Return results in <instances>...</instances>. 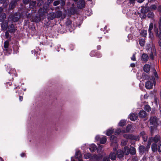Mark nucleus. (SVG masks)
<instances>
[{
  "label": "nucleus",
  "mask_w": 161,
  "mask_h": 161,
  "mask_svg": "<svg viewBox=\"0 0 161 161\" xmlns=\"http://www.w3.org/2000/svg\"><path fill=\"white\" fill-rule=\"evenodd\" d=\"M150 125H151L150 127L151 131L152 132L154 129L157 128L158 125V118L156 116L151 117L150 119Z\"/></svg>",
  "instance_id": "obj_1"
},
{
  "label": "nucleus",
  "mask_w": 161,
  "mask_h": 161,
  "mask_svg": "<svg viewBox=\"0 0 161 161\" xmlns=\"http://www.w3.org/2000/svg\"><path fill=\"white\" fill-rule=\"evenodd\" d=\"M149 10V8L147 7L143 6L141 10V13H138L139 17L141 19H145L147 17V14Z\"/></svg>",
  "instance_id": "obj_2"
},
{
  "label": "nucleus",
  "mask_w": 161,
  "mask_h": 161,
  "mask_svg": "<svg viewBox=\"0 0 161 161\" xmlns=\"http://www.w3.org/2000/svg\"><path fill=\"white\" fill-rule=\"evenodd\" d=\"M43 4L42 8L41 7L39 10V11L41 12L46 13L47 11V9L49 7L50 4L47 1L45 2L44 3L42 4Z\"/></svg>",
  "instance_id": "obj_3"
},
{
  "label": "nucleus",
  "mask_w": 161,
  "mask_h": 161,
  "mask_svg": "<svg viewBox=\"0 0 161 161\" xmlns=\"http://www.w3.org/2000/svg\"><path fill=\"white\" fill-rule=\"evenodd\" d=\"M142 77L144 80H150L152 81L153 82L154 86L156 85V82L154 76H152L150 77L145 73H143L142 74Z\"/></svg>",
  "instance_id": "obj_4"
},
{
  "label": "nucleus",
  "mask_w": 161,
  "mask_h": 161,
  "mask_svg": "<svg viewBox=\"0 0 161 161\" xmlns=\"http://www.w3.org/2000/svg\"><path fill=\"white\" fill-rule=\"evenodd\" d=\"M153 24L151 22L149 25L148 32L149 34V37L150 38L152 41H153L155 39L153 33L152 32V30L153 29Z\"/></svg>",
  "instance_id": "obj_5"
},
{
  "label": "nucleus",
  "mask_w": 161,
  "mask_h": 161,
  "mask_svg": "<svg viewBox=\"0 0 161 161\" xmlns=\"http://www.w3.org/2000/svg\"><path fill=\"white\" fill-rule=\"evenodd\" d=\"M19 18H20V13H17L14 15H10L9 17V20L11 19L12 21L15 22L18 21Z\"/></svg>",
  "instance_id": "obj_6"
},
{
  "label": "nucleus",
  "mask_w": 161,
  "mask_h": 161,
  "mask_svg": "<svg viewBox=\"0 0 161 161\" xmlns=\"http://www.w3.org/2000/svg\"><path fill=\"white\" fill-rule=\"evenodd\" d=\"M77 4V6L79 9H82L85 7V2L84 0H78Z\"/></svg>",
  "instance_id": "obj_7"
},
{
  "label": "nucleus",
  "mask_w": 161,
  "mask_h": 161,
  "mask_svg": "<svg viewBox=\"0 0 161 161\" xmlns=\"http://www.w3.org/2000/svg\"><path fill=\"white\" fill-rule=\"evenodd\" d=\"M8 68H7V71L10 75H12V76H17V73L14 68H11L9 66L8 67Z\"/></svg>",
  "instance_id": "obj_8"
},
{
  "label": "nucleus",
  "mask_w": 161,
  "mask_h": 161,
  "mask_svg": "<svg viewBox=\"0 0 161 161\" xmlns=\"http://www.w3.org/2000/svg\"><path fill=\"white\" fill-rule=\"evenodd\" d=\"M140 153L141 154H143L146 152H148V148L147 147H146L143 145L140 146L139 147Z\"/></svg>",
  "instance_id": "obj_9"
},
{
  "label": "nucleus",
  "mask_w": 161,
  "mask_h": 161,
  "mask_svg": "<svg viewBox=\"0 0 161 161\" xmlns=\"http://www.w3.org/2000/svg\"><path fill=\"white\" fill-rule=\"evenodd\" d=\"M117 157L119 159L122 158L124 155V152L121 149H118L116 152Z\"/></svg>",
  "instance_id": "obj_10"
},
{
  "label": "nucleus",
  "mask_w": 161,
  "mask_h": 161,
  "mask_svg": "<svg viewBox=\"0 0 161 161\" xmlns=\"http://www.w3.org/2000/svg\"><path fill=\"white\" fill-rule=\"evenodd\" d=\"M153 84V82L149 80L145 82V86L146 89H150L152 88Z\"/></svg>",
  "instance_id": "obj_11"
},
{
  "label": "nucleus",
  "mask_w": 161,
  "mask_h": 161,
  "mask_svg": "<svg viewBox=\"0 0 161 161\" xmlns=\"http://www.w3.org/2000/svg\"><path fill=\"white\" fill-rule=\"evenodd\" d=\"M140 136L142 137V140L144 142H146L147 141L148 136L144 131H142L140 132Z\"/></svg>",
  "instance_id": "obj_12"
},
{
  "label": "nucleus",
  "mask_w": 161,
  "mask_h": 161,
  "mask_svg": "<svg viewBox=\"0 0 161 161\" xmlns=\"http://www.w3.org/2000/svg\"><path fill=\"white\" fill-rule=\"evenodd\" d=\"M47 17L49 20H53L55 18V13L53 12L49 13L47 14Z\"/></svg>",
  "instance_id": "obj_13"
},
{
  "label": "nucleus",
  "mask_w": 161,
  "mask_h": 161,
  "mask_svg": "<svg viewBox=\"0 0 161 161\" xmlns=\"http://www.w3.org/2000/svg\"><path fill=\"white\" fill-rule=\"evenodd\" d=\"M1 26L3 30H6L8 27V21L6 20L3 21L1 25Z\"/></svg>",
  "instance_id": "obj_14"
},
{
  "label": "nucleus",
  "mask_w": 161,
  "mask_h": 161,
  "mask_svg": "<svg viewBox=\"0 0 161 161\" xmlns=\"http://www.w3.org/2000/svg\"><path fill=\"white\" fill-rule=\"evenodd\" d=\"M129 139L131 140L139 141L140 140V137L138 135L135 136L133 134H130Z\"/></svg>",
  "instance_id": "obj_15"
},
{
  "label": "nucleus",
  "mask_w": 161,
  "mask_h": 161,
  "mask_svg": "<svg viewBox=\"0 0 161 161\" xmlns=\"http://www.w3.org/2000/svg\"><path fill=\"white\" fill-rule=\"evenodd\" d=\"M138 115L139 117L144 118L147 116V113L144 110H141L139 112Z\"/></svg>",
  "instance_id": "obj_16"
},
{
  "label": "nucleus",
  "mask_w": 161,
  "mask_h": 161,
  "mask_svg": "<svg viewBox=\"0 0 161 161\" xmlns=\"http://www.w3.org/2000/svg\"><path fill=\"white\" fill-rule=\"evenodd\" d=\"M129 116L130 120L132 121L136 120L138 117L137 114L135 113L130 114Z\"/></svg>",
  "instance_id": "obj_17"
},
{
  "label": "nucleus",
  "mask_w": 161,
  "mask_h": 161,
  "mask_svg": "<svg viewBox=\"0 0 161 161\" xmlns=\"http://www.w3.org/2000/svg\"><path fill=\"white\" fill-rule=\"evenodd\" d=\"M149 59L148 56L147 54L146 53H143L141 57V60L142 61L144 62H147Z\"/></svg>",
  "instance_id": "obj_18"
},
{
  "label": "nucleus",
  "mask_w": 161,
  "mask_h": 161,
  "mask_svg": "<svg viewBox=\"0 0 161 161\" xmlns=\"http://www.w3.org/2000/svg\"><path fill=\"white\" fill-rule=\"evenodd\" d=\"M150 69V66L148 64H145L143 68V69L145 72L148 73L149 72Z\"/></svg>",
  "instance_id": "obj_19"
},
{
  "label": "nucleus",
  "mask_w": 161,
  "mask_h": 161,
  "mask_svg": "<svg viewBox=\"0 0 161 161\" xmlns=\"http://www.w3.org/2000/svg\"><path fill=\"white\" fill-rule=\"evenodd\" d=\"M15 27L13 24H11L8 27V31L10 32H14L15 31Z\"/></svg>",
  "instance_id": "obj_20"
},
{
  "label": "nucleus",
  "mask_w": 161,
  "mask_h": 161,
  "mask_svg": "<svg viewBox=\"0 0 161 161\" xmlns=\"http://www.w3.org/2000/svg\"><path fill=\"white\" fill-rule=\"evenodd\" d=\"M110 139L112 143H116L117 142V137L114 135H112L110 137Z\"/></svg>",
  "instance_id": "obj_21"
},
{
  "label": "nucleus",
  "mask_w": 161,
  "mask_h": 161,
  "mask_svg": "<svg viewBox=\"0 0 161 161\" xmlns=\"http://www.w3.org/2000/svg\"><path fill=\"white\" fill-rule=\"evenodd\" d=\"M110 158L112 160H115L117 157L116 153L111 152L109 154Z\"/></svg>",
  "instance_id": "obj_22"
},
{
  "label": "nucleus",
  "mask_w": 161,
  "mask_h": 161,
  "mask_svg": "<svg viewBox=\"0 0 161 161\" xmlns=\"http://www.w3.org/2000/svg\"><path fill=\"white\" fill-rule=\"evenodd\" d=\"M151 148L153 152H155L158 150L157 145L156 143H153L151 146Z\"/></svg>",
  "instance_id": "obj_23"
},
{
  "label": "nucleus",
  "mask_w": 161,
  "mask_h": 161,
  "mask_svg": "<svg viewBox=\"0 0 161 161\" xmlns=\"http://www.w3.org/2000/svg\"><path fill=\"white\" fill-rule=\"evenodd\" d=\"M124 154L127 155L130 153V149L129 147L127 146H125L124 148Z\"/></svg>",
  "instance_id": "obj_24"
},
{
  "label": "nucleus",
  "mask_w": 161,
  "mask_h": 161,
  "mask_svg": "<svg viewBox=\"0 0 161 161\" xmlns=\"http://www.w3.org/2000/svg\"><path fill=\"white\" fill-rule=\"evenodd\" d=\"M153 30L155 33V36L156 37L157 36H158V32L159 31L158 28L157 27L156 24H154L153 25Z\"/></svg>",
  "instance_id": "obj_25"
},
{
  "label": "nucleus",
  "mask_w": 161,
  "mask_h": 161,
  "mask_svg": "<svg viewBox=\"0 0 161 161\" xmlns=\"http://www.w3.org/2000/svg\"><path fill=\"white\" fill-rule=\"evenodd\" d=\"M62 12L60 10L57 11L55 14V18H59L60 17L62 14Z\"/></svg>",
  "instance_id": "obj_26"
},
{
  "label": "nucleus",
  "mask_w": 161,
  "mask_h": 161,
  "mask_svg": "<svg viewBox=\"0 0 161 161\" xmlns=\"http://www.w3.org/2000/svg\"><path fill=\"white\" fill-rule=\"evenodd\" d=\"M114 132V130L112 129H109L107 130L106 135L108 136H110Z\"/></svg>",
  "instance_id": "obj_27"
},
{
  "label": "nucleus",
  "mask_w": 161,
  "mask_h": 161,
  "mask_svg": "<svg viewBox=\"0 0 161 161\" xmlns=\"http://www.w3.org/2000/svg\"><path fill=\"white\" fill-rule=\"evenodd\" d=\"M130 153L132 155H134L136 153V150L135 148L133 147H131L130 148Z\"/></svg>",
  "instance_id": "obj_28"
},
{
  "label": "nucleus",
  "mask_w": 161,
  "mask_h": 161,
  "mask_svg": "<svg viewBox=\"0 0 161 161\" xmlns=\"http://www.w3.org/2000/svg\"><path fill=\"white\" fill-rule=\"evenodd\" d=\"M6 18V14L4 13H2L0 14V21L3 22Z\"/></svg>",
  "instance_id": "obj_29"
},
{
  "label": "nucleus",
  "mask_w": 161,
  "mask_h": 161,
  "mask_svg": "<svg viewBox=\"0 0 161 161\" xmlns=\"http://www.w3.org/2000/svg\"><path fill=\"white\" fill-rule=\"evenodd\" d=\"M147 34V31L145 30H143L141 31V35L142 37H145Z\"/></svg>",
  "instance_id": "obj_30"
},
{
  "label": "nucleus",
  "mask_w": 161,
  "mask_h": 161,
  "mask_svg": "<svg viewBox=\"0 0 161 161\" xmlns=\"http://www.w3.org/2000/svg\"><path fill=\"white\" fill-rule=\"evenodd\" d=\"M75 157L76 158L79 159L81 158L82 157L81 153L80 151H76L75 154Z\"/></svg>",
  "instance_id": "obj_31"
},
{
  "label": "nucleus",
  "mask_w": 161,
  "mask_h": 161,
  "mask_svg": "<svg viewBox=\"0 0 161 161\" xmlns=\"http://www.w3.org/2000/svg\"><path fill=\"white\" fill-rule=\"evenodd\" d=\"M159 31L158 32V35L156 37L157 38H161V23H159L158 25Z\"/></svg>",
  "instance_id": "obj_32"
},
{
  "label": "nucleus",
  "mask_w": 161,
  "mask_h": 161,
  "mask_svg": "<svg viewBox=\"0 0 161 161\" xmlns=\"http://www.w3.org/2000/svg\"><path fill=\"white\" fill-rule=\"evenodd\" d=\"M90 151L92 152H94L97 149V147L95 145H92L89 148Z\"/></svg>",
  "instance_id": "obj_33"
},
{
  "label": "nucleus",
  "mask_w": 161,
  "mask_h": 161,
  "mask_svg": "<svg viewBox=\"0 0 161 161\" xmlns=\"http://www.w3.org/2000/svg\"><path fill=\"white\" fill-rule=\"evenodd\" d=\"M160 140V137L158 135H156L153 139L154 143H156Z\"/></svg>",
  "instance_id": "obj_34"
},
{
  "label": "nucleus",
  "mask_w": 161,
  "mask_h": 161,
  "mask_svg": "<svg viewBox=\"0 0 161 161\" xmlns=\"http://www.w3.org/2000/svg\"><path fill=\"white\" fill-rule=\"evenodd\" d=\"M107 139L106 137H103L100 138V143L101 144H104L106 142Z\"/></svg>",
  "instance_id": "obj_35"
},
{
  "label": "nucleus",
  "mask_w": 161,
  "mask_h": 161,
  "mask_svg": "<svg viewBox=\"0 0 161 161\" xmlns=\"http://www.w3.org/2000/svg\"><path fill=\"white\" fill-rule=\"evenodd\" d=\"M144 109L147 112H149L151 110V108L148 105H146L144 107Z\"/></svg>",
  "instance_id": "obj_36"
},
{
  "label": "nucleus",
  "mask_w": 161,
  "mask_h": 161,
  "mask_svg": "<svg viewBox=\"0 0 161 161\" xmlns=\"http://www.w3.org/2000/svg\"><path fill=\"white\" fill-rule=\"evenodd\" d=\"M14 90L15 91L16 93H18L19 95V99L20 100V95L19 94L20 90H19V86H17L14 89Z\"/></svg>",
  "instance_id": "obj_37"
},
{
  "label": "nucleus",
  "mask_w": 161,
  "mask_h": 161,
  "mask_svg": "<svg viewBox=\"0 0 161 161\" xmlns=\"http://www.w3.org/2000/svg\"><path fill=\"white\" fill-rule=\"evenodd\" d=\"M126 122L125 120H121L119 123V125L123 127L125 125Z\"/></svg>",
  "instance_id": "obj_38"
},
{
  "label": "nucleus",
  "mask_w": 161,
  "mask_h": 161,
  "mask_svg": "<svg viewBox=\"0 0 161 161\" xmlns=\"http://www.w3.org/2000/svg\"><path fill=\"white\" fill-rule=\"evenodd\" d=\"M154 13L153 12H149L147 15V16L149 18L153 19L154 17Z\"/></svg>",
  "instance_id": "obj_39"
},
{
  "label": "nucleus",
  "mask_w": 161,
  "mask_h": 161,
  "mask_svg": "<svg viewBox=\"0 0 161 161\" xmlns=\"http://www.w3.org/2000/svg\"><path fill=\"white\" fill-rule=\"evenodd\" d=\"M121 132V130L120 128L117 129L114 132L115 135H119Z\"/></svg>",
  "instance_id": "obj_40"
},
{
  "label": "nucleus",
  "mask_w": 161,
  "mask_h": 161,
  "mask_svg": "<svg viewBox=\"0 0 161 161\" xmlns=\"http://www.w3.org/2000/svg\"><path fill=\"white\" fill-rule=\"evenodd\" d=\"M8 31H7L5 32V37L6 38H7L8 40H10L11 37L9 35V33H8Z\"/></svg>",
  "instance_id": "obj_41"
},
{
  "label": "nucleus",
  "mask_w": 161,
  "mask_h": 161,
  "mask_svg": "<svg viewBox=\"0 0 161 161\" xmlns=\"http://www.w3.org/2000/svg\"><path fill=\"white\" fill-rule=\"evenodd\" d=\"M96 51V50H92L90 53V55L91 57H95Z\"/></svg>",
  "instance_id": "obj_42"
},
{
  "label": "nucleus",
  "mask_w": 161,
  "mask_h": 161,
  "mask_svg": "<svg viewBox=\"0 0 161 161\" xmlns=\"http://www.w3.org/2000/svg\"><path fill=\"white\" fill-rule=\"evenodd\" d=\"M60 2L61 6H64L65 5V0H58Z\"/></svg>",
  "instance_id": "obj_43"
},
{
  "label": "nucleus",
  "mask_w": 161,
  "mask_h": 161,
  "mask_svg": "<svg viewBox=\"0 0 161 161\" xmlns=\"http://www.w3.org/2000/svg\"><path fill=\"white\" fill-rule=\"evenodd\" d=\"M9 42L8 41H6L4 42V47L7 48L8 47Z\"/></svg>",
  "instance_id": "obj_44"
},
{
  "label": "nucleus",
  "mask_w": 161,
  "mask_h": 161,
  "mask_svg": "<svg viewBox=\"0 0 161 161\" xmlns=\"http://www.w3.org/2000/svg\"><path fill=\"white\" fill-rule=\"evenodd\" d=\"M38 2L37 3V5L38 7H40L42 5V4L43 3V0H37Z\"/></svg>",
  "instance_id": "obj_45"
},
{
  "label": "nucleus",
  "mask_w": 161,
  "mask_h": 161,
  "mask_svg": "<svg viewBox=\"0 0 161 161\" xmlns=\"http://www.w3.org/2000/svg\"><path fill=\"white\" fill-rule=\"evenodd\" d=\"M154 77L156 78L155 80H156L157 81H158L159 80L158 76L155 70V71L154 72Z\"/></svg>",
  "instance_id": "obj_46"
},
{
  "label": "nucleus",
  "mask_w": 161,
  "mask_h": 161,
  "mask_svg": "<svg viewBox=\"0 0 161 161\" xmlns=\"http://www.w3.org/2000/svg\"><path fill=\"white\" fill-rule=\"evenodd\" d=\"M132 126L131 125H127L126 128V130L129 132Z\"/></svg>",
  "instance_id": "obj_47"
},
{
  "label": "nucleus",
  "mask_w": 161,
  "mask_h": 161,
  "mask_svg": "<svg viewBox=\"0 0 161 161\" xmlns=\"http://www.w3.org/2000/svg\"><path fill=\"white\" fill-rule=\"evenodd\" d=\"M157 7L156 6V5L155 4H153L150 6V8L151 9L155 10L156 9H157Z\"/></svg>",
  "instance_id": "obj_48"
},
{
  "label": "nucleus",
  "mask_w": 161,
  "mask_h": 161,
  "mask_svg": "<svg viewBox=\"0 0 161 161\" xmlns=\"http://www.w3.org/2000/svg\"><path fill=\"white\" fill-rule=\"evenodd\" d=\"M139 43L141 46L142 47L144 45L145 43L144 41L142 39L141 40H139Z\"/></svg>",
  "instance_id": "obj_49"
},
{
  "label": "nucleus",
  "mask_w": 161,
  "mask_h": 161,
  "mask_svg": "<svg viewBox=\"0 0 161 161\" xmlns=\"http://www.w3.org/2000/svg\"><path fill=\"white\" fill-rule=\"evenodd\" d=\"M70 12L72 14H75L76 12V11L75 9L73 8L70 9Z\"/></svg>",
  "instance_id": "obj_50"
},
{
  "label": "nucleus",
  "mask_w": 161,
  "mask_h": 161,
  "mask_svg": "<svg viewBox=\"0 0 161 161\" xmlns=\"http://www.w3.org/2000/svg\"><path fill=\"white\" fill-rule=\"evenodd\" d=\"M102 56V54L99 52H96L95 57L98 58H100Z\"/></svg>",
  "instance_id": "obj_51"
},
{
  "label": "nucleus",
  "mask_w": 161,
  "mask_h": 161,
  "mask_svg": "<svg viewBox=\"0 0 161 161\" xmlns=\"http://www.w3.org/2000/svg\"><path fill=\"white\" fill-rule=\"evenodd\" d=\"M150 58L151 59L153 60L154 59V57L153 55V52L152 50L151 49V53L149 55Z\"/></svg>",
  "instance_id": "obj_52"
},
{
  "label": "nucleus",
  "mask_w": 161,
  "mask_h": 161,
  "mask_svg": "<svg viewBox=\"0 0 161 161\" xmlns=\"http://www.w3.org/2000/svg\"><path fill=\"white\" fill-rule=\"evenodd\" d=\"M60 4V2L58 0L55 1L53 3V5L54 6H57Z\"/></svg>",
  "instance_id": "obj_53"
},
{
  "label": "nucleus",
  "mask_w": 161,
  "mask_h": 161,
  "mask_svg": "<svg viewBox=\"0 0 161 161\" xmlns=\"http://www.w3.org/2000/svg\"><path fill=\"white\" fill-rule=\"evenodd\" d=\"M157 11L159 12V14H161V4L158 5L157 7Z\"/></svg>",
  "instance_id": "obj_54"
},
{
  "label": "nucleus",
  "mask_w": 161,
  "mask_h": 161,
  "mask_svg": "<svg viewBox=\"0 0 161 161\" xmlns=\"http://www.w3.org/2000/svg\"><path fill=\"white\" fill-rule=\"evenodd\" d=\"M136 53L133 54L132 57L131 58V59L132 61H135L136 60Z\"/></svg>",
  "instance_id": "obj_55"
},
{
  "label": "nucleus",
  "mask_w": 161,
  "mask_h": 161,
  "mask_svg": "<svg viewBox=\"0 0 161 161\" xmlns=\"http://www.w3.org/2000/svg\"><path fill=\"white\" fill-rule=\"evenodd\" d=\"M36 1H31L30 3V6H32V7H34L35 5H36Z\"/></svg>",
  "instance_id": "obj_56"
},
{
  "label": "nucleus",
  "mask_w": 161,
  "mask_h": 161,
  "mask_svg": "<svg viewBox=\"0 0 161 161\" xmlns=\"http://www.w3.org/2000/svg\"><path fill=\"white\" fill-rule=\"evenodd\" d=\"M32 14H26L25 15V17L27 18V20H28V19H29L30 18H31V16Z\"/></svg>",
  "instance_id": "obj_57"
},
{
  "label": "nucleus",
  "mask_w": 161,
  "mask_h": 161,
  "mask_svg": "<svg viewBox=\"0 0 161 161\" xmlns=\"http://www.w3.org/2000/svg\"><path fill=\"white\" fill-rule=\"evenodd\" d=\"M31 0H23V2L24 4H26L29 3Z\"/></svg>",
  "instance_id": "obj_58"
},
{
  "label": "nucleus",
  "mask_w": 161,
  "mask_h": 161,
  "mask_svg": "<svg viewBox=\"0 0 161 161\" xmlns=\"http://www.w3.org/2000/svg\"><path fill=\"white\" fill-rule=\"evenodd\" d=\"M130 134H125L124 135L123 137L126 139H129Z\"/></svg>",
  "instance_id": "obj_59"
},
{
  "label": "nucleus",
  "mask_w": 161,
  "mask_h": 161,
  "mask_svg": "<svg viewBox=\"0 0 161 161\" xmlns=\"http://www.w3.org/2000/svg\"><path fill=\"white\" fill-rule=\"evenodd\" d=\"M103 161H110L109 158L108 157H104L103 159Z\"/></svg>",
  "instance_id": "obj_60"
},
{
  "label": "nucleus",
  "mask_w": 161,
  "mask_h": 161,
  "mask_svg": "<svg viewBox=\"0 0 161 161\" xmlns=\"http://www.w3.org/2000/svg\"><path fill=\"white\" fill-rule=\"evenodd\" d=\"M158 150L159 152H161V143L159 144L158 147Z\"/></svg>",
  "instance_id": "obj_61"
},
{
  "label": "nucleus",
  "mask_w": 161,
  "mask_h": 161,
  "mask_svg": "<svg viewBox=\"0 0 161 161\" xmlns=\"http://www.w3.org/2000/svg\"><path fill=\"white\" fill-rule=\"evenodd\" d=\"M147 143H148L147 145V147H148L149 148L151 144V142L150 140H148Z\"/></svg>",
  "instance_id": "obj_62"
},
{
  "label": "nucleus",
  "mask_w": 161,
  "mask_h": 161,
  "mask_svg": "<svg viewBox=\"0 0 161 161\" xmlns=\"http://www.w3.org/2000/svg\"><path fill=\"white\" fill-rule=\"evenodd\" d=\"M132 161H137L138 158L134 156L132 158Z\"/></svg>",
  "instance_id": "obj_63"
},
{
  "label": "nucleus",
  "mask_w": 161,
  "mask_h": 161,
  "mask_svg": "<svg viewBox=\"0 0 161 161\" xmlns=\"http://www.w3.org/2000/svg\"><path fill=\"white\" fill-rule=\"evenodd\" d=\"M100 138L99 136H97L95 137V139L97 141H100Z\"/></svg>",
  "instance_id": "obj_64"
}]
</instances>
